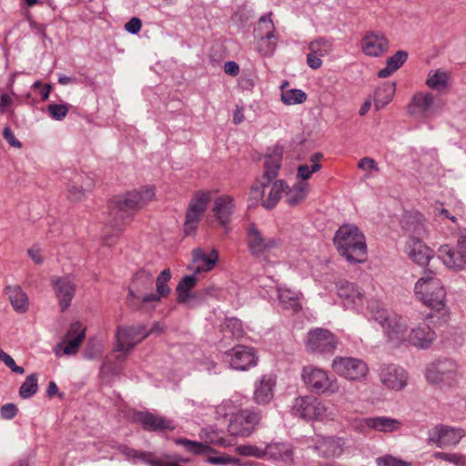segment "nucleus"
Masks as SVG:
<instances>
[{
    "instance_id": "obj_1",
    "label": "nucleus",
    "mask_w": 466,
    "mask_h": 466,
    "mask_svg": "<svg viewBox=\"0 0 466 466\" xmlns=\"http://www.w3.org/2000/svg\"><path fill=\"white\" fill-rule=\"evenodd\" d=\"M382 328L388 341L394 346L410 343L419 348H427L435 339L434 331L424 320L413 323L409 329L404 319L391 315L385 318Z\"/></svg>"
},
{
    "instance_id": "obj_2",
    "label": "nucleus",
    "mask_w": 466,
    "mask_h": 466,
    "mask_svg": "<svg viewBox=\"0 0 466 466\" xmlns=\"http://www.w3.org/2000/svg\"><path fill=\"white\" fill-rule=\"evenodd\" d=\"M334 244L339 253L349 263H362L367 257V245L364 235L354 225H343L334 237Z\"/></svg>"
},
{
    "instance_id": "obj_3",
    "label": "nucleus",
    "mask_w": 466,
    "mask_h": 466,
    "mask_svg": "<svg viewBox=\"0 0 466 466\" xmlns=\"http://www.w3.org/2000/svg\"><path fill=\"white\" fill-rule=\"evenodd\" d=\"M416 297L427 307L441 310L445 307L446 290L442 281L433 272H426L414 286Z\"/></svg>"
},
{
    "instance_id": "obj_4",
    "label": "nucleus",
    "mask_w": 466,
    "mask_h": 466,
    "mask_svg": "<svg viewBox=\"0 0 466 466\" xmlns=\"http://www.w3.org/2000/svg\"><path fill=\"white\" fill-rule=\"evenodd\" d=\"M144 187L132 188L113 196L109 208L116 220H130L133 213L141 209L144 201Z\"/></svg>"
},
{
    "instance_id": "obj_5",
    "label": "nucleus",
    "mask_w": 466,
    "mask_h": 466,
    "mask_svg": "<svg viewBox=\"0 0 466 466\" xmlns=\"http://www.w3.org/2000/svg\"><path fill=\"white\" fill-rule=\"evenodd\" d=\"M287 186L283 180L272 181L267 178L265 181H257L249 191V205L252 207L261 205L265 208H271L279 202Z\"/></svg>"
},
{
    "instance_id": "obj_6",
    "label": "nucleus",
    "mask_w": 466,
    "mask_h": 466,
    "mask_svg": "<svg viewBox=\"0 0 466 466\" xmlns=\"http://www.w3.org/2000/svg\"><path fill=\"white\" fill-rule=\"evenodd\" d=\"M301 377L306 386L314 393L332 395L339 391L337 378L323 369L314 366L304 367Z\"/></svg>"
},
{
    "instance_id": "obj_7",
    "label": "nucleus",
    "mask_w": 466,
    "mask_h": 466,
    "mask_svg": "<svg viewBox=\"0 0 466 466\" xmlns=\"http://www.w3.org/2000/svg\"><path fill=\"white\" fill-rule=\"evenodd\" d=\"M212 199L210 190L197 191L191 198L186 211L184 233L190 236L196 233L201 217L208 209Z\"/></svg>"
},
{
    "instance_id": "obj_8",
    "label": "nucleus",
    "mask_w": 466,
    "mask_h": 466,
    "mask_svg": "<svg viewBox=\"0 0 466 466\" xmlns=\"http://www.w3.org/2000/svg\"><path fill=\"white\" fill-rule=\"evenodd\" d=\"M334 372L349 381H360L369 374L367 363L358 358L336 357L331 363Z\"/></svg>"
},
{
    "instance_id": "obj_9",
    "label": "nucleus",
    "mask_w": 466,
    "mask_h": 466,
    "mask_svg": "<svg viewBox=\"0 0 466 466\" xmlns=\"http://www.w3.org/2000/svg\"><path fill=\"white\" fill-rule=\"evenodd\" d=\"M86 327L80 321L73 322L63 339L54 347L56 357L76 355L86 338Z\"/></svg>"
},
{
    "instance_id": "obj_10",
    "label": "nucleus",
    "mask_w": 466,
    "mask_h": 466,
    "mask_svg": "<svg viewBox=\"0 0 466 466\" xmlns=\"http://www.w3.org/2000/svg\"><path fill=\"white\" fill-rule=\"evenodd\" d=\"M96 186L95 178L87 174L76 176L66 187V198L72 203L85 201Z\"/></svg>"
},
{
    "instance_id": "obj_11",
    "label": "nucleus",
    "mask_w": 466,
    "mask_h": 466,
    "mask_svg": "<svg viewBox=\"0 0 466 466\" xmlns=\"http://www.w3.org/2000/svg\"><path fill=\"white\" fill-rule=\"evenodd\" d=\"M294 414L309 420L322 419L326 412V406L318 399L313 397H299L294 401L292 407Z\"/></svg>"
},
{
    "instance_id": "obj_12",
    "label": "nucleus",
    "mask_w": 466,
    "mask_h": 466,
    "mask_svg": "<svg viewBox=\"0 0 466 466\" xmlns=\"http://www.w3.org/2000/svg\"><path fill=\"white\" fill-rule=\"evenodd\" d=\"M144 339L142 327H123L118 328L116 333L115 350L120 356H127L129 351Z\"/></svg>"
},
{
    "instance_id": "obj_13",
    "label": "nucleus",
    "mask_w": 466,
    "mask_h": 466,
    "mask_svg": "<svg viewBox=\"0 0 466 466\" xmlns=\"http://www.w3.org/2000/svg\"><path fill=\"white\" fill-rule=\"evenodd\" d=\"M258 422L259 417L257 413L241 410L232 417L228 425V431L233 436L248 437L254 431Z\"/></svg>"
},
{
    "instance_id": "obj_14",
    "label": "nucleus",
    "mask_w": 466,
    "mask_h": 466,
    "mask_svg": "<svg viewBox=\"0 0 466 466\" xmlns=\"http://www.w3.org/2000/svg\"><path fill=\"white\" fill-rule=\"evenodd\" d=\"M247 234L248 250L258 258H265L266 253L278 245L275 239L265 238L255 224L248 225Z\"/></svg>"
},
{
    "instance_id": "obj_15",
    "label": "nucleus",
    "mask_w": 466,
    "mask_h": 466,
    "mask_svg": "<svg viewBox=\"0 0 466 466\" xmlns=\"http://www.w3.org/2000/svg\"><path fill=\"white\" fill-rule=\"evenodd\" d=\"M337 342L333 335L327 329H311L307 336L305 345L309 351L328 352L332 350Z\"/></svg>"
},
{
    "instance_id": "obj_16",
    "label": "nucleus",
    "mask_w": 466,
    "mask_h": 466,
    "mask_svg": "<svg viewBox=\"0 0 466 466\" xmlns=\"http://www.w3.org/2000/svg\"><path fill=\"white\" fill-rule=\"evenodd\" d=\"M427 379L432 384L451 386L458 380L457 366L452 361L438 363L428 371Z\"/></svg>"
},
{
    "instance_id": "obj_17",
    "label": "nucleus",
    "mask_w": 466,
    "mask_h": 466,
    "mask_svg": "<svg viewBox=\"0 0 466 466\" xmlns=\"http://www.w3.org/2000/svg\"><path fill=\"white\" fill-rule=\"evenodd\" d=\"M229 364L232 368L239 370H247L256 366L258 356L254 349L238 345L227 352Z\"/></svg>"
},
{
    "instance_id": "obj_18",
    "label": "nucleus",
    "mask_w": 466,
    "mask_h": 466,
    "mask_svg": "<svg viewBox=\"0 0 466 466\" xmlns=\"http://www.w3.org/2000/svg\"><path fill=\"white\" fill-rule=\"evenodd\" d=\"M146 274L139 271L132 277L127 287V303L135 309H141L146 301Z\"/></svg>"
},
{
    "instance_id": "obj_19",
    "label": "nucleus",
    "mask_w": 466,
    "mask_h": 466,
    "mask_svg": "<svg viewBox=\"0 0 466 466\" xmlns=\"http://www.w3.org/2000/svg\"><path fill=\"white\" fill-rule=\"evenodd\" d=\"M236 208V198L229 194H222L215 198L212 212L218 224L226 228L231 221Z\"/></svg>"
},
{
    "instance_id": "obj_20",
    "label": "nucleus",
    "mask_w": 466,
    "mask_h": 466,
    "mask_svg": "<svg viewBox=\"0 0 466 466\" xmlns=\"http://www.w3.org/2000/svg\"><path fill=\"white\" fill-rule=\"evenodd\" d=\"M461 438V431L442 425L433 428L429 435L430 441L442 449L455 446Z\"/></svg>"
},
{
    "instance_id": "obj_21",
    "label": "nucleus",
    "mask_w": 466,
    "mask_h": 466,
    "mask_svg": "<svg viewBox=\"0 0 466 466\" xmlns=\"http://www.w3.org/2000/svg\"><path fill=\"white\" fill-rule=\"evenodd\" d=\"M313 449L324 458L340 456L344 451V441L337 436H317L314 440Z\"/></svg>"
},
{
    "instance_id": "obj_22",
    "label": "nucleus",
    "mask_w": 466,
    "mask_h": 466,
    "mask_svg": "<svg viewBox=\"0 0 466 466\" xmlns=\"http://www.w3.org/2000/svg\"><path fill=\"white\" fill-rule=\"evenodd\" d=\"M337 295L347 307H352L364 300L365 293L357 284L348 280H339L336 283Z\"/></svg>"
},
{
    "instance_id": "obj_23",
    "label": "nucleus",
    "mask_w": 466,
    "mask_h": 466,
    "mask_svg": "<svg viewBox=\"0 0 466 466\" xmlns=\"http://www.w3.org/2000/svg\"><path fill=\"white\" fill-rule=\"evenodd\" d=\"M363 53L369 56H379L386 52L388 40L380 31H370L361 41Z\"/></svg>"
},
{
    "instance_id": "obj_24",
    "label": "nucleus",
    "mask_w": 466,
    "mask_h": 466,
    "mask_svg": "<svg viewBox=\"0 0 466 466\" xmlns=\"http://www.w3.org/2000/svg\"><path fill=\"white\" fill-rule=\"evenodd\" d=\"M52 285L63 310L66 309L75 295L76 285L67 278H56Z\"/></svg>"
},
{
    "instance_id": "obj_25",
    "label": "nucleus",
    "mask_w": 466,
    "mask_h": 466,
    "mask_svg": "<svg viewBox=\"0 0 466 466\" xmlns=\"http://www.w3.org/2000/svg\"><path fill=\"white\" fill-rule=\"evenodd\" d=\"M381 382L391 390H400L406 384V375L400 369L392 366H383L380 369Z\"/></svg>"
},
{
    "instance_id": "obj_26",
    "label": "nucleus",
    "mask_w": 466,
    "mask_h": 466,
    "mask_svg": "<svg viewBox=\"0 0 466 466\" xmlns=\"http://www.w3.org/2000/svg\"><path fill=\"white\" fill-rule=\"evenodd\" d=\"M192 261L196 265L194 268L195 276L202 271L211 270L218 260V253L212 249L209 253H205L201 248H196L192 252Z\"/></svg>"
},
{
    "instance_id": "obj_27",
    "label": "nucleus",
    "mask_w": 466,
    "mask_h": 466,
    "mask_svg": "<svg viewBox=\"0 0 466 466\" xmlns=\"http://www.w3.org/2000/svg\"><path fill=\"white\" fill-rule=\"evenodd\" d=\"M408 254L410 258L420 267H426L433 258V251L417 238L410 239Z\"/></svg>"
},
{
    "instance_id": "obj_28",
    "label": "nucleus",
    "mask_w": 466,
    "mask_h": 466,
    "mask_svg": "<svg viewBox=\"0 0 466 466\" xmlns=\"http://www.w3.org/2000/svg\"><path fill=\"white\" fill-rule=\"evenodd\" d=\"M278 299L283 307L294 312H299L302 309L301 293L293 288L287 286L279 287Z\"/></svg>"
},
{
    "instance_id": "obj_29",
    "label": "nucleus",
    "mask_w": 466,
    "mask_h": 466,
    "mask_svg": "<svg viewBox=\"0 0 466 466\" xmlns=\"http://www.w3.org/2000/svg\"><path fill=\"white\" fill-rule=\"evenodd\" d=\"M433 96L430 93H417L408 106V112L414 117L425 116L433 105Z\"/></svg>"
},
{
    "instance_id": "obj_30",
    "label": "nucleus",
    "mask_w": 466,
    "mask_h": 466,
    "mask_svg": "<svg viewBox=\"0 0 466 466\" xmlns=\"http://www.w3.org/2000/svg\"><path fill=\"white\" fill-rule=\"evenodd\" d=\"M276 384L271 376H263L255 385L254 399L258 403H267L273 398V388Z\"/></svg>"
},
{
    "instance_id": "obj_31",
    "label": "nucleus",
    "mask_w": 466,
    "mask_h": 466,
    "mask_svg": "<svg viewBox=\"0 0 466 466\" xmlns=\"http://www.w3.org/2000/svg\"><path fill=\"white\" fill-rule=\"evenodd\" d=\"M283 149L279 145L269 147L265 155V167L268 176L275 177L280 167Z\"/></svg>"
},
{
    "instance_id": "obj_32",
    "label": "nucleus",
    "mask_w": 466,
    "mask_h": 466,
    "mask_svg": "<svg viewBox=\"0 0 466 466\" xmlns=\"http://www.w3.org/2000/svg\"><path fill=\"white\" fill-rule=\"evenodd\" d=\"M439 258L442 261V263L452 269H461L463 268L464 265H453L452 261L456 263V260L461 257V248H458V245L454 247H451L450 245H441L438 248Z\"/></svg>"
},
{
    "instance_id": "obj_33",
    "label": "nucleus",
    "mask_w": 466,
    "mask_h": 466,
    "mask_svg": "<svg viewBox=\"0 0 466 466\" xmlns=\"http://www.w3.org/2000/svg\"><path fill=\"white\" fill-rule=\"evenodd\" d=\"M171 279V271L168 268L164 269L156 279L157 293L147 295V302L160 301L161 298L167 297L170 289L167 282Z\"/></svg>"
},
{
    "instance_id": "obj_34",
    "label": "nucleus",
    "mask_w": 466,
    "mask_h": 466,
    "mask_svg": "<svg viewBox=\"0 0 466 466\" xmlns=\"http://www.w3.org/2000/svg\"><path fill=\"white\" fill-rule=\"evenodd\" d=\"M6 292L15 310L18 312H25L27 310V296L19 287H9L7 288Z\"/></svg>"
},
{
    "instance_id": "obj_35",
    "label": "nucleus",
    "mask_w": 466,
    "mask_h": 466,
    "mask_svg": "<svg viewBox=\"0 0 466 466\" xmlns=\"http://www.w3.org/2000/svg\"><path fill=\"white\" fill-rule=\"evenodd\" d=\"M408 55L404 51H398L392 56L387 59L386 67L378 72L380 77H387L392 72L400 68L406 61Z\"/></svg>"
},
{
    "instance_id": "obj_36",
    "label": "nucleus",
    "mask_w": 466,
    "mask_h": 466,
    "mask_svg": "<svg viewBox=\"0 0 466 466\" xmlns=\"http://www.w3.org/2000/svg\"><path fill=\"white\" fill-rule=\"evenodd\" d=\"M308 191V183H297L286 192V200L289 205H297L306 198Z\"/></svg>"
},
{
    "instance_id": "obj_37",
    "label": "nucleus",
    "mask_w": 466,
    "mask_h": 466,
    "mask_svg": "<svg viewBox=\"0 0 466 466\" xmlns=\"http://www.w3.org/2000/svg\"><path fill=\"white\" fill-rule=\"evenodd\" d=\"M175 442L184 446L188 452L195 455L216 453V451L209 445L202 442L189 441L182 438L177 439Z\"/></svg>"
},
{
    "instance_id": "obj_38",
    "label": "nucleus",
    "mask_w": 466,
    "mask_h": 466,
    "mask_svg": "<svg viewBox=\"0 0 466 466\" xmlns=\"http://www.w3.org/2000/svg\"><path fill=\"white\" fill-rule=\"evenodd\" d=\"M267 450V455L274 460L289 461H291L292 451L291 450L280 443L268 444L265 448Z\"/></svg>"
},
{
    "instance_id": "obj_39",
    "label": "nucleus",
    "mask_w": 466,
    "mask_h": 466,
    "mask_svg": "<svg viewBox=\"0 0 466 466\" xmlns=\"http://www.w3.org/2000/svg\"><path fill=\"white\" fill-rule=\"evenodd\" d=\"M197 279L195 276H185L177 284L176 291L177 294V301L184 303L189 298V291L195 287Z\"/></svg>"
},
{
    "instance_id": "obj_40",
    "label": "nucleus",
    "mask_w": 466,
    "mask_h": 466,
    "mask_svg": "<svg viewBox=\"0 0 466 466\" xmlns=\"http://www.w3.org/2000/svg\"><path fill=\"white\" fill-rule=\"evenodd\" d=\"M366 425L380 431L389 432L396 430L399 422L387 418H370L366 420Z\"/></svg>"
},
{
    "instance_id": "obj_41",
    "label": "nucleus",
    "mask_w": 466,
    "mask_h": 466,
    "mask_svg": "<svg viewBox=\"0 0 466 466\" xmlns=\"http://www.w3.org/2000/svg\"><path fill=\"white\" fill-rule=\"evenodd\" d=\"M394 90V84L384 85L378 88L374 98L375 106L377 109L381 108L391 100Z\"/></svg>"
},
{
    "instance_id": "obj_42",
    "label": "nucleus",
    "mask_w": 466,
    "mask_h": 466,
    "mask_svg": "<svg viewBox=\"0 0 466 466\" xmlns=\"http://www.w3.org/2000/svg\"><path fill=\"white\" fill-rule=\"evenodd\" d=\"M306 99L307 95L299 89H288L281 92V101L288 106L302 104Z\"/></svg>"
},
{
    "instance_id": "obj_43",
    "label": "nucleus",
    "mask_w": 466,
    "mask_h": 466,
    "mask_svg": "<svg viewBox=\"0 0 466 466\" xmlns=\"http://www.w3.org/2000/svg\"><path fill=\"white\" fill-rule=\"evenodd\" d=\"M448 78L446 72L438 69L429 74L426 83L431 88L441 89L446 86Z\"/></svg>"
},
{
    "instance_id": "obj_44",
    "label": "nucleus",
    "mask_w": 466,
    "mask_h": 466,
    "mask_svg": "<svg viewBox=\"0 0 466 466\" xmlns=\"http://www.w3.org/2000/svg\"><path fill=\"white\" fill-rule=\"evenodd\" d=\"M236 451L242 456L255 457L262 459L267 455V450L257 445H239L236 448Z\"/></svg>"
},
{
    "instance_id": "obj_45",
    "label": "nucleus",
    "mask_w": 466,
    "mask_h": 466,
    "mask_svg": "<svg viewBox=\"0 0 466 466\" xmlns=\"http://www.w3.org/2000/svg\"><path fill=\"white\" fill-rule=\"evenodd\" d=\"M37 390V379L35 374L26 378L19 390V395L23 399H28L33 396Z\"/></svg>"
},
{
    "instance_id": "obj_46",
    "label": "nucleus",
    "mask_w": 466,
    "mask_h": 466,
    "mask_svg": "<svg viewBox=\"0 0 466 466\" xmlns=\"http://www.w3.org/2000/svg\"><path fill=\"white\" fill-rule=\"evenodd\" d=\"M170 421L154 414H147V430H173Z\"/></svg>"
},
{
    "instance_id": "obj_47",
    "label": "nucleus",
    "mask_w": 466,
    "mask_h": 466,
    "mask_svg": "<svg viewBox=\"0 0 466 466\" xmlns=\"http://www.w3.org/2000/svg\"><path fill=\"white\" fill-rule=\"evenodd\" d=\"M378 466H411V462L393 457L391 455H385L376 460Z\"/></svg>"
},
{
    "instance_id": "obj_48",
    "label": "nucleus",
    "mask_w": 466,
    "mask_h": 466,
    "mask_svg": "<svg viewBox=\"0 0 466 466\" xmlns=\"http://www.w3.org/2000/svg\"><path fill=\"white\" fill-rule=\"evenodd\" d=\"M207 461L215 465L240 464V461L238 459L229 456L228 454H221L218 456H208Z\"/></svg>"
},
{
    "instance_id": "obj_49",
    "label": "nucleus",
    "mask_w": 466,
    "mask_h": 466,
    "mask_svg": "<svg viewBox=\"0 0 466 466\" xmlns=\"http://www.w3.org/2000/svg\"><path fill=\"white\" fill-rule=\"evenodd\" d=\"M321 166L319 163L312 164L311 167L307 165H301L298 167V177L306 180L310 177L311 174L319 171Z\"/></svg>"
},
{
    "instance_id": "obj_50",
    "label": "nucleus",
    "mask_w": 466,
    "mask_h": 466,
    "mask_svg": "<svg viewBox=\"0 0 466 466\" xmlns=\"http://www.w3.org/2000/svg\"><path fill=\"white\" fill-rule=\"evenodd\" d=\"M48 110L51 116L56 120H62L68 112L66 105L52 104L49 105Z\"/></svg>"
},
{
    "instance_id": "obj_51",
    "label": "nucleus",
    "mask_w": 466,
    "mask_h": 466,
    "mask_svg": "<svg viewBox=\"0 0 466 466\" xmlns=\"http://www.w3.org/2000/svg\"><path fill=\"white\" fill-rule=\"evenodd\" d=\"M358 167L364 171H374L380 170L377 162L370 157H362L358 163Z\"/></svg>"
},
{
    "instance_id": "obj_52",
    "label": "nucleus",
    "mask_w": 466,
    "mask_h": 466,
    "mask_svg": "<svg viewBox=\"0 0 466 466\" xmlns=\"http://www.w3.org/2000/svg\"><path fill=\"white\" fill-rule=\"evenodd\" d=\"M458 248H461V257L456 260V263L452 261L451 264L466 266V237H462L458 240Z\"/></svg>"
},
{
    "instance_id": "obj_53",
    "label": "nucleus",
    "mask_w": 466,
    "mask_h": 466,
    "mask_svg": "<svg viewBox=\"0 0 466 466\" xmlns=\"http://www.w3.org/2000/svg\"><path fill=\"white\" fill-rule=\"evenodd\" d=\"M434 456L437 459L449 461L457 465H461L462 462L461 457L457 454H448V453H444V452H438V453H435Z\"/></svg>"
},
{
    "instance_id": "obj_54",
    "label": "nucleus",
    "mask_w": 466,
    "mask_h": 466,
    "mask_svg": "<svg viewBox=\"0 0 466 466\" xmlns=\"http://www.w3.org/2000/svg\"><path fill=\"white\" fill-rule=\"evenodd\" d=\"M17 412V408L15 404L9 403L5 404L1 409V416L5 419H12L15 416Z\"/></svg>"
},
{
    "instance_id": "obj_55",
    "label": "nucleus",
    "mask_w": 466,
    "mask_h": 466,
    "mask_svg": "<svg viewBox=\"0 0 466 466\" xmlns=\"http://www.w3.org/2000/svg\"><path fill=\"white\" fill-rule=\"evenodd\" d=\"M3 136L5 138V140L10 144V146L14 147H21V143L15 138V134L8 127H5L4 128Z\"/></svg>"
},
{
    "instance_id": "obj_56",
    "label": "nucleus",
    "mask_w": 466,
    "mask_h": 466,
    "mask_svg": "<svg viewBox=\"0 0 466 466\" xmlns=\"http://www.w3.org/2000/svg\"><path fill=\"white\" fill-rule=\"evenodd\" d=\"M228 327L231 329L232 333L237 337L243 335V329L239 320L231 319L228 322Z\"/></svg>"
},
{
    "instance_id": "obj_57",
    "label": "nucleus",
    "mask_w": 466,
    "mask_h": 466,
    "mask_svg": "<svg viewBox=\"0 0 466 466\" xmlns=\"http://www.w3.org/2000/svg\"><path fill=\"white\" fill-rule=\"evenodd\" d=\"M258 26L264 29H270L274 27V24L271 18V14L262 15L258 20Z\"/></svg>"
},
{
    "instance_id": "obj_58",
    "label": "nucleus",
    "mask_w": 466,
    "mask_h": 466,
    "mask_svg": "<svg viewBox=\"0 0 466 466\" xmlns=\"http://www.w3.org/2000/svg\"><path fill=\"white\" fill-rule=\"evenodd\" d=\"M224 70L229 76H237L239 72V67L237 63L229 61L225 64Z\"/></svg>"
},
{
    "instance_id": "obj_59",
    "label": "nucleus",
    "mask_w": 466,
    "mask_h": 466,
    "mask_svg": "<svg viewBox=\"0 0 466 466\" xmlns=\"http://www.w3.org/2000/svg\"><path fill=\"white\" fill-rule=\"evenodd\" d=\"M12 371L19 374H24V368L17 366L14 360V359L9 356L8 359L4 362Z\"/></svg>"
},
{
    "instance_id": "obj_60",
    "label": "nucleus",
    "mask_w": 466,
    "mask_h": 466,
    "mask_svg": "<svg viewBox=\"0 0 466 466\" xmlns=\"http://www.w3.org/2000/svg\"><path fill=\"white\" fill-rule=\"evenodd\" d=\"M308 64L312 69H317L321 66L322 61L319 57H318L314 55H309L308 56Z\"/></svg>"
},
{
    "instance_id": "obj_61",
    "label": "nucleus",
    "mask_w": 466,
    "mask_h": 466,
    "mask_svg": "<svg viewBox=\"0 0 466 466\" xmlns=\"http://www.w3.org/2000/svg\"><path fill=\"white\" fill-rule=\"evenodd\" d=\"M142 26V22L140 19L137 17H133L125 25L124 29H140Z\"/></svg>"
},
{
    "instance_id": "obj_62",
    "label": "nucleus",
    "mask_w": 466,
    "mask_h": 466,
    "mask_svg": "<svg viewBox=\"0 0 466 466\" xmlns=\"http://www.w3.org/2000/svg\"><path fill=\"white\" fill-rule=\"evenodd\" d=\"M28 254L30 258L35 261L36 264H42L44 261V258L37 249H29Z\"/></svg>"
},
{
    "instance_id": "obj_63",
    "label": "nucleus",
    "mask_w": 466,
    "mask_h": 466,
    "mask_svg": "<svg viewBox=\"0 0 466 466\" xmlns=\"http://www.w3.org/2000/svg\"><path fill=\"white\" fill-rule=\"evenodd\" d=\"M147 462H149L153 466H180L176 462L169 461H155L151 460L147 457Z\"/></svg>"
},
{
    "instance_id": "obj_64",
    "label": "nucleus",
    "mask_w": 466,
    "mask_h": 466,
    "mask_svg": "<svg viewBox=\"0 0 466 466\" xmlns=\"http://www.w3.org/2000/svg\"><path fill=\"white\" fill-rule=\"evenodd\" d=\"M12 99L7 94H3L1 96V108L5 109L12 104Z\"/></svg>"
}]
</instances>
